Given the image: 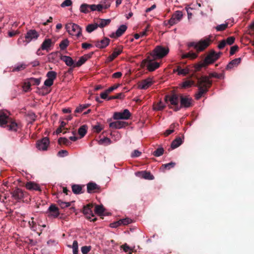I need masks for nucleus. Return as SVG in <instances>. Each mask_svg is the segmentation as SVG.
<instances>
[{"instance_id":"nucleus-10","label":"nucleus","mask_w":254,"mask_h":254,"mask_svg":"<svg viewBox=\"0 0 254 254\" xmlns=\"http://www.w3.org/2000/svg\"><path fill=\"white\" fill-rule=\"evenodd\" d=\"M39 37V34L35 29L29 30L25 36V45L30 42L32 40H35Z\"/></svg>"},{"instance_id":"nucleus-11","label":"nucleus","mask_w":254,"mask_h":254,"mask_svg":"<svg viewBox=\"0 0 254 254\" xmlns=\"http://www.w3.org/2000/svg\"><path fill=\"white\" fill-rule=\"evenodd\" d=\"M11 193L12 197L17 201L22 200L27 195V192L19 188H16Z\"/></svg>"},{"instance_id":"nucleus-62","label":"nucleus","mask_w":254,"mask_h":254,"mask_svg":"<svg viewBox=\"0 0 254 254\" xmlns=\"http://www.w3.org/2000/svg\"><path fill=\"white\" fill-rule=\"evenodd\" d=\"M189 72L187 68H182L181 71H179V75H186Z\"/></svg>"},{"instance_id":"nucleus-63","label":"nucleus","mask_w":254,"mask_h":254,"mask_svg":"<svg viewBox=\"0 0 254 254\" xmlns=\"http://www.w3.org/2000/svg\"><path fill=\"white\" fill-rule=\"evenodd\" d=\"M57 56V54L56 53H51L49 56V59L50 61L53 62L55 60Z\"/></svg>"},{"instance_id":"nucleus-54","label":"nucleus","mask_w":254,"mask_h":254,"mask_svg":"<svg viewBox=\"0 0 254 254\" xmlns=\"http://www.w3.org/2000/svg\"><path fill=\"white\" fill-rule=\"evenodd\" d=\"M178 22L177 21V20L173 17L172 15L171 18L168 20V21L167 22V23L169 24V25L170 26H173L177 23H178Z\"/></svg>"},{"instance_id":"nucleus-57","label":"nucleus","mask_w":254,"mask_h":254,"mask_svg":"<svg viewBox=\"0 0 254 254\" xmlns=\"http://www.w3.org/2000/svg\"><path fill=\"white\" fill-rule=\"evenodd\" d=\"M120 86V84H115L113 86H111L109 87L108 89H107L106 90L107 91V92L109 93H111L114 90L117 89Z\"/></svg>"},{"instance_id":"nucleus-44","label":"nucleus","mask_w":254,"mask_h":254,"mask_svg":"<svg viewBox=\"0 0 254 254\" xmlns=\"http://www.w3.org/2000/svg\"><path fill=\"white\" fill-rule=\"evenodd\" d=\"M72 248L73 249V254H78V242L77 241L75 240L73 241Z\"/></svg>"},{"instance_id":"nucleus-37","label":"nucleus","mask_w":254,"mask_h":254,"mask_svg":"<svg viewBox=\"0 0 254 254\" xmlns=\"http://www.w3.org/2000/svg\"><path fill=\"white\" fill-rule=\"evenodd\" d=\"M57 73L54 71H48L46 74L47 77L48 79L54 81L57 78Z\"/></svg>"},{"instance_id":"nucleus-48","label":"nucleus","mask_w":254,"mask_h":254,"mask_svg":"<svg viewBox=\"0 0 254 254\" xmlns=\"http://www.w3.org/2000/svg\"><path fill=\"white\" fill-rule=\"evenodd\" d=\"M92 128L93 131L96 133H99L103 128L101 125L98 123L97 125L93 126Z\"/></svg>"},{"instance_id":"nucleus-15","label":"nucleus","mask_w":254,"mask_h":254,"mask_svg":"<svg viewBox=\"0 0 254 254\" xmlns=\"http://www.w3.org/2000/svg\"><path fill=\"white\" fill-rule=\"evenodd\" d=\"M127 26L126 25H121L115 33H112L110 35L111 38H116L121 36L127 30Z\"/></svg>"},{"instance_id":"nucleus-4","label":"nucleus","mask_w":254,"mask_h":254,"mask_svg":"<svg viewBox=\"0 0 254 254\" xmlns=\"http://www.w3.org/2000/svg\"><path fill=\"white\" fill-rule=\"evenodd\" d=\"M0 126L7 127L9 130L16 131L18 125L3 111H0Z\"/></svg>"},{"instance_id":"nucleus-38","label":"nucleus","mask_w":254,"mask_h":254,"mask_svg":"<svg viewBox=\"0 0 254 254\" xmlns=\"http://www.w3.org/2000/svg\"><path fill=\"white\" fill-rule=\"evenodd\" d=\"M57 203L62 208H64L69 207L70 206L71 204V202H64L60 199L57 201Z\"/></svg>"},{"instance_id":"nucleus-9","label":"nucleus","mask_w":254,"mask_h":254,"mask_svg":"<svg viewBox=\"0 0 254 254\" xmlns=\"http://www.w3.org/2000/svg\"><path fill=\"white\" fill-rule=\"evenodd\" d=\"M131 116V113L128 109H125L123 112H115L113 115V119L118 120H128Z\"/></svg>"},{"instance_id":"nucleus-17","label":"nucleus","mask_w":254,"mask_h":254,"mask_svg":"<svg viewBox=\"0 0 254 254\" xmlns=\"http://www.w3.org/2000/svg\"><path fill=\"white\" fill-rule=\"evenodd\" d=\"M152 84L153 81L152 79L147 78L138 83V87L141 89H146L151 86Z\"/></svg>"},{"instance_id":"nucleus-1","label":"nucleus","mask_w":254,"mask_h":254,"mask_svg":"<svg viewBox=\"0 0 254 254\" xmlns=\"http://www.w3.org/2000/svg\"><path fill=\"white\" fill-rule=\"evenodd\" d=\"M165 101L170 108L177 112L182 108H189L193 105V99L189 95L173 93L165 96Z\"/></svg>"},{"instance_id":"nucleus-13","label":"nucleus","mask_w":254,"mask_h":254,"mask_svg":"<svg viewBox=\"0 0 254 254\" xmlns=\"http://www.w3.org/2000/svg\"><path fill=\"white\" fill-rule=\"evenodd\" d=\"M50 141L48 137H45L42 139L37 141L36 143V147L39 149L42 150H46L49 145Z\"/></svg>"},{"instance_id":"nucleus-56","label":"nucleus","mask_w":254,"mask_h":254,"mask_svg":"<svg viewBox=\"0 0 254 254\" xmlns=\"http://www.w3.org/2000/svg\"><path fill=\"white\" fill-rule=\"evenodd\" d=\"M72 4V1L71 0H65L62 4V7L69 6Z\"/></svg>"},{"instance_id":"nucleus-43","label":"nucleus","mask_w":254,"mask_h":254,"mask_svg":"<svg viewBox=\"0 0 254 254\" xmlns=\"http://www.w3.org/2000/svg\"><path fill=\"white\" fill-rule=\"evenodd\" d=\"M228 27V23H225L217 26L215 29L218 31H222L225 30Z\"/></svg>"},{"instance_id":"nucleus-31","label":"nucleus","mask_w":254,"mask_h":254,"mask_svg":"<svg viewBox=\"0 0 254 254\" xmlns=\"http://www.w3.org/2000/svg\"><path fill=\"white\" fill-rule=\"evenodd\" d=\"M142 174V177L145 179L152 180L154 179V177L150 173V172L142 171L138 172Z\"/></svg>"},{"instance_id":"nucleus-3","label":"nucleus","mask_w":254,"mask_h":254,"mask_svg":"<svg viewBox=\"0 0 254 254\" xmlns=\"http://www.w3.org/2000/svg\"><path fill=\"white\" fill-rule=\"evenodd\" d=\"M211 40L209 38H205L202 39L198 42H191L188 44L189 48L193 47L196 52V53L190 51L189 53L182 55V58L185 59L188 58L190 60L196 59L198 57V53L200 52L203 51L206 49L210 44Z\"/></svg>"},{"instance_id":"nucleus-5","label":"nucleus","mask_w":254,"mask_h":254,"mask_svg":"<svg viewBox=\"0 0 254 254\" xmlns=\"http://www.w3.org/2000/svg\"><path fill=\"white\" fill-rule=\"evenodd\" d=\"M215 51L211 50L203 61H201L194 64V70L195 71H200L202 68L206 67L209 64L214 63L217 61L215 59Z\"/></svg>"},{"instance_id":"nucleus-47","label":"nucleus","mask_w":254,"mask_h":254,"mask_svg":"<svg viewBox=\"0 0 254 254\" xmlns=\"http://www.w3.org/2000/svg\"><path fill=\"white\" fill-rule=\"evenodd\" d=\"M58 142L59 144H64L66 145H69L70 142V141L65 137H60L58 139Z\"/></svg>"},{"instance_id":"nucleus-2","label":"nucleus","mask_w":254,"mask_h":254,"mask_svg":"<svg viewBox=\"0 0 254 254\" xmlns=\"http://www.w3.org/2000/svg\"><path fill=\"white\" fill-rule=\"evenodd\" d=\"M213 77L217 79H223L224 78V74H218L214 72L210 73L209 77L202 76L197 78V84L198 88V92L195 95L196 100L200 99L201 97L208 91L209 88L212 84V81L209 80V78Z\"/></svg>"},{"instance_id":"nucleus-19","label":"nucleus","mask_w":254,"mask_h":254,"mask_svg":"<svg viewBox=\"0 0 254 254\" xmlns=\"http://www.w3.org/2000/svg\"><path fill=\"white\" fill-rule=\"evenodd\" d=\"M110 39L108 38L105 37L103 39L100 41H94L93 42L95 43L96 47L103 49L106 47L109 44Z\"/></svg>"},{"instance_id":"nucleus-22","label":"nucleus","mask_w":254,"mask_h":254,"mask_svg":"<svg viewBox=\"0 0 254 254\" xmlns=\"http://www.w3.org/2000/svg\"><path fill=\"white\" fill-rule=\"evenodd\" d=\"M241 62V58H239L235 59L233 60L230 62L228 63L226 67V70H230L232 69L233 67L237 66L239 64H240Z\"/></svg>"},{"instance_id":"nucleus-39","label":"nucleus","mask_w":254,"mask_h":254,"mask_svg":"<svg viewBox=\"0 0 254 254\" xmlns=\"http://www.w3.org/2000/svg\"><path fill=\"white\" fill-rule=\"evenodd\" d=\"M172 15L179 22L182 18L183 13L181 11H177Z\"/></svg>"},{"instance_id":"nucleus-25","label":"nucleus","mask_w":254,"mask_h":254,"mask_svg":"<svg viewBox=\"0 0 254 254\" xmlns=\"http://www.w3.org/2000/svg\"><path fill=\"white\" fill-rule=\"evenodd\" d=\"M26 65L25 64H18L14 66L11 68V72H17L22 70L26 68Z\"/></svg>"},{"instance_id":"nucleus-49","label":"nucleus","mask_w":254,"mask_h":254,"mask_svg":"<svg viewBox=\"0 0 254 254\" xmlns=\"http://www.w3.org/2000/svg\"><path fill=\"white\" fill-rule=\"evenodd\" d=\"M120 222L121 223V225H126L128 224H130L132 222V220L128 218H126L123 219H120Z\"/></svg>"},{"instance_id":"nucleus-61","label":"nucleus","mask_w":254,"mask_h":254,"mask_svg":"<svg viewBox=\"0 0 254 254\" xmlns=\"http://www.w3.org/2000/svg\"><path fill=\"white\" fill-rule=\"evenodd\" d=\"M141 155V152L137 150H134L131 154L132 157H139Z\"/></svg>"},{"instance_id":"nucleus-64","label":"nucleus","mask_w":254,"mask_h":254,"mask_svg":"<svg viewBox=\"0 0 254 254\" xmlns=\"http://www.w3.org/2000/svg\"><path fill=\"white\" fill-rule=\"evenodd\" d=\"M81 47L83 49H87L92 47V45L87 43H83L81 45Z\"/></svg>"},{"instance_id":"nucleus-12","label":"nucleus","mask_w":254,"mask_h":254,"mask_svg":"<svg viewBox=\"0 0 254 254\" xmlns=\"http://www.w3.org/2000/svg\"><path fill=\"white\" fill-rule=\"evenodd\" d=\"M147 63H148L147 67L149 71H153L160 66L159 63L157 62H152L151 60H149V58L142 61L141 63L142 66H145Z\"/></svg>"},{"instance_id":"nucleus-7","label":"nucleus","mask_w":254,"mask_h":254,"mask_svg":"<svg viewBox=\"0 0 254 254\" xmlns=\"http://www.w3.org/2000/svg\"><path fill=\"white\" fill-rule=\"evenodd\" d=\"M65 29L70 35L79 37L81 35L82 29L75 23H68L65 25Z\"/></svg>"},{"instance_id":"nucleus-27","label":"nucleus","mask_w":254,"mask_h":254,"mask_svg":"<svg viewBox=\"0 0 254 254\" xmlns=\"http://www.w3.org/2000/svg\"><path fill=\"white\" fill-rule=\"evenodd\" d=\"M111 22V20L110 19H100L96 23L98 27L100 28H103L104 27L109 25Z\"/></svg>"},{"instance_id":"nucleus-32","label":"nucleus","mask_w":254,"mask_h":254,"mask_svg":"<svg viewBox=\"0 0 254 254\" xmlns=\"http://www.w3.org/2000/svg\"><path fill=\"white\" fill-rule=\"evenodd\" d=\"M87 127L86 125H83L78 128V133L80 136V138L84 137L87 133Z\"/></svg>"},{"instance_id":"nucleus-55","label":"nucleus","mask_w":254,"mask_h":254,"mask_svg":"<svg viewBox=\"0 0 254 254\" xmlns=\"http://www.w3.org/2000/svg\"><path fill=\"white\" fill-rule=\"evenodd\" d=\"M235 40V38L233 36H231V37L227 38V39L225 41H226V44H228L229 45H231L234 43Z\"/></svg>"},{"instance_id":"nucleus-35","label":"nucleus","mask_w":254,"mask_h":254,"mask_svg":"<svg viewBox=\"0 0 254 254\" xmlns=\"http://www.w3.org/2000/svg\"><path fill=\"white\" fill-rule=\"evenodd\" d=\"M176 165L175 162H170L167 164H163L161 167V169L164 171L165 169L169 170L171 168H174Z\"/></svg>"},{"instance_id":"nucleus-59","label":"nucleus","mask_w":254,"mask_h":254,"mask_svg":"<svg viewBox=\"0 0 254 254\" xmlns=\"http://www.w3.org/2000/svg\"><path fill=\"white\" fill-rule=\"evenodd\" d=\"M226 45V42L225 40H222L220 42L219 44L218 45V48L219 49H223Z\"/></svg>"},{"instance_id":"nucleus-53","label":"nucleus","mask_w":254,"mask_h":254,"mask_svg":"<svg viewBox=\"0 0 254 254\" xmlns=\"http://www.w3.org/2000/svg\"><path fill=\"white\" fill-rule=\"evenodd\" d=\"M239 47L237 45L232 46L230 48V55H233L235 53L238 51Z\"/></svg>"},{"instance_id":"nucleus-28","label":"nucleus","mask_w":254,"mask_h":254,"mask_svg":"<svg viewBox=\"0 0 254 254\" xmlns=\"http://www.w3.org/2000/svg\"><path fill=\"white\" fill-rule=\"evenodd\" d=\"M183 141L180 137H177L175 140H174L171 145L172 149H175L179 147L182 143Z\"/></svg>"},{"instance_id":"nucleus-30","label":"nucleus","mask_w":254,"mask_h":254,"mask_svg":"<svg viewBox=\"0 0 254 254\" xmlns=\"http://www.w3.org/2000/svg\"><path fill=\"white\" fill-rule=\"evenodd\" d=\"M105 209L103 205H96L95 207V212L99 216H103Z\"/></svg>"},{"instance_id":"nucleus-16","label":"nucleus","mask_w":254,"mask_h":254,"mask_svg":"<svg viewBox=\"0 0 254 254\" xmlns=\"http://www.w3.org/2000/svg\"><path fill=\"white\" fill-rule=\"evenodd\" d=\"M128 126V123L124 121H117L109 124L110 127L113 129H120Z\"/></svg>"},{"instance_id":"nucleus-6","label":"nucleus","mask_w":254,"mask_h":254,"mask_svg":"<svg viewBox=\"0 0 254 254\" xmlns=\"http://www.w3.org/2000/svg\"><path fill=\"white\" fill-rule=\"evenodd\" d=\"M169 49L168 47L162 46H157L150 53L153 60L162 59L165 57L169 53Z\"/></svg>"},{"instance_id":"nucleus-46","label":"nucleus","mask_w":254,"mask_h":254,"mask_svg":"<svg viewBox=\"0 0 254 254\" xmlns=\"http://www.w3.org/2000/svg\"><path fill=\"white\" fill-rule=\"evenodd\" d=\"M121 248L123 249L124 252L126 253H128V254H132V249L127 244H125L124 245H122Z\"/></svg>"},{"instance_id":"nucleus-18","label":"nucleus","mask_w":254,"mask_h":254,"mask_svg":"<svg viewBox=\"0 0 254 254\" xmlns=\"http://www.w3.org/2000/svg\"><path fill=\"white\" fill-rule=\"evenodd\" d=\"M49 216L57 218L60 215L59 208L55 204H51L48 208Z\"/></svg>"},{"instance_id":"nucleus-41","label":"nucleus","mask_w":254,"mask_h":254,"mask_svg":"<svg viewBox=\"0 0 254 254\" xmlns=\"http://www.w3.org/2000/svg\"><path fill=\"white\" fill-rule=\"evenodd\" d=\"M29 81L31 85H39L40 83V78H35L31 77L29 79Z\"/></svg>"},{"instance_id":"nucleus-42","label":"nucleus","mask_w":254,"mask_h":254,"mask_svg":"<svg viewBox=\"0 0 254 254\" xmlns=\"http://www.w3.org/2000/svg\"><path fill=\"white\" fill-rule=\"evenodd\" d=\"M69 41L67 39L63 40L60 44V47L61 50H64L68 46Z\"/></svg>"},{"instance_id":"nucleus-45","label":"nucleus","mask_w":254,"mask_h":254,"mask_svg":"<svg viewBox=\"0 0 254 254\" xmlns=\"http://www.w3.org/2000/svg\"><path fill=\"white\" fill-rule=\"evenodd\" d=\"M98 27L97 24H89L86 27V30L88 33H91Z\"/></svg>"},{"instance_id":"nucleus-14","label":"nucleus","mask_w":254,"mask_h":254,"mask_svg":"<svg viewBox=\"0 0 254 254\" xmlns=\"http://www.w3.org/2000/svg\"><path fill=\"white\" fill-rule=\"evenodd\" d=\"M87 191L89 193L99 192L101 188L94 182H89L87 184Z\"/></svg>"},{"instance_id":"nucleus-23","label":"nucleus","mask_w":254,"mask_h":254,"mask_svg":"<svg viewBox=\"0 0 254 254\" xmlns=\"http://www.w3.org/2000/svg\"><path fill=\"white\" fill-rule=\"evenodd\" d=\"M53 45L52 40L51 39H46L42 43L41 46V49L42 50L49 51V48Z\"/></svg>"},{"instance_id":"nucleus-36","label":"nucleus","mask_w":254,"mask_h":254,"mask_svg":"<svg viewBox=\"0 0 254 254\" xmlns=\"http://www.w3.org/2000/svg\"><path fill=\"white\" fill-rule=\"evenodd\" d=\"M90 104H86L84 105H80L78 107L76 108L74 112L75 113H79L83 111V110L90 106Z\"/></svg>"},{"instance_id":"nucleus-20","label":"nucleus","mask_w":254,"mask_h":254,"mask_svg":"<svg viewBox=\"0 0 254 254\" xmlns=\"http://www.w3.org/2000/svg\"><path fill=\"white\" fill-rule=\"evenodd\" d=\"M93 54V52H91L89 54L84 55L81 57L79 60L75 63V65H74V66L79 67L81 66L88 59H90L92 57Z\"/></svg>"},{"instance_id":"nucleus-21","label":"nucleus","mask_w":254,"mask_h":254,"mask_svg":"<svg viewBox=\"0 0 254 254\" xmlns=\"http://www.w3.org/2000/svg\"><path fill=\"white\" fill-rule=\"evenodd\" d=\"M60 59L62 61H64L67 66L70 67L73 66V67H75L74 66V65H75V64L74 63V61L72 59V58L70 57L61 55Z\"/></svg>"},{"instance_id":"nucleus-52","label":"nucleus","mask_w":254,"mask_h":254,"mask_svg":"<svg viewBox=\"0 0 254 254\" xmlns=\"http://www.w3.org/2000/svg\"><path fill=\"white\" fill-rule=\"evenodd\" d=\"M91 249V246H83L81 248V252L83 254H87Z\"/></svg>"},{"instance_id":"nucleus-40","label":"nucleus","mask_w":254,"mask_h":254,"mask_svg":"<svg viewBox=\"0 0 254 254\" xmlns=\"http://www.w3.org/2000/svg\"><path fill=\"white\" fill-rule=\"evenodd\" d=\"M164 153V149L162 147L158 148L154 151L153 154L155 157H159Z\"/></svg>"},{"instance_id":"nucleus-26","label":"nucleus","mask_w":254,"mask_h":254,"mask_svg":"<svg viewBox=\"0 0 254 254\" xmlns=\"http://www.w3.org/2000/svg\"><path fill=\"white\" fill-rule=\"evenodd\" d=\"M122 52V49H115L113 53L109 56L108 60L109 62L113 61L116 57H117Z\"/></svg>"},{"instance_id":"nucleus-24","label":"nucleus","mask_w":254,"mask_h":254,"mask_svg":"<svg viewBox=\"0 0 254 254\" xmlns=\"http://www.w3.org/2000/svg\"><path fill=\"white\" fill-rule=\"evenodd\" d=\"M25 187L27 189L30 190H41L38 184L32 182H27L25 185Z\"/></svg>"},{"instance_id":"nucleus-8","label":"nucleus","mask_w":254,"mask_h":254,"mask_svg":"<svg viewBox=\"0 0 254 254\" xmlns=\"http://www.w3.org/2000/svg\"><path fill=\"white\" fill-rule=\"evenodd\" d=\"M93 204H88L84 206L83 208V213L86 216V218L89 219L90 221L95 222L97 220V218L95 217V215L93 213L92 208Z\"/></svg>"},{"instance_id":"nucleus-29","label":"nucleus","mask_w":254,"mask_h":254,"mask_svg":"<svg viewBox=\"0 0 254 254\" xmlns=\"http://www.w3.org/2000/svg\"><path fill=\"white\" fill-rule=\"evenodd\" d=\"M72 191L75 194H80L83 192L82 191V186L79 185H73L71 187Z\"/></svg>"},{"instance_id":"nucleus-33","label":"nucleus","mask_w":254,"mask_h":254,"mask_svg":"<svg viewBox=\"0 0 254 254\" xmlns=\"http://www.w3.org/2000/svg\"><path fill=\"white\" fill-rule=\"evenodd\" d=\"M111 2L109 1H108L107 3L105 4L103 3H100L97 4L96 6V10L98 11H101L103 8L107 9L110 6Z\"/></svg>"},{"instance_id":"nucleus-50","label":"nucleus","mask_w":254,"mask_h":254,"mask_svg":"<svg viewBox=\"0 0 254 254\" xmlns=\"http://www.w3.org/2000/svg\"><path fill=\"white\" fill-rule=\"evenodd\" d=\"M164 107L163 103L160 101L154 106V108L155 110H161L164 109Z\"/></svg>"},{"instance_id":"nucleus-58","label":"nucleus","mask_w":254,"mask_h":254,"mask_svg":"<svg viewBox=\"0 0 254 254\" xmlns=\"http://www.w3.org/2000/svg\"><path fill=\"white\" fill-rule=\"evenodd\" d=\"M54 83V81L51 80V79L47 78L44 82V85L48 87L51 86Z\"/></svg>"},{"instance_id":"nucleus-60","label":"nucleus","mask_w":254,"mask_h":254,"mask_svg":"<svg viewBox=\"0 0 254 254\" xmlns=\"http://www.w3.org/2000/svg\"><path fill=\"white\" fill-rule=\"evenodd\" d=\"M31 84L30 83V82L28 81V82L25 83L24 86L23 87L24 90L25 92H27L30 89Z\"/></svg>"},{"instance_id":"nucleus-51","label":"nucleus","mask_w":254,"mask_h":254,"mask_svg":"<svg viewBox=\"0 0 254 254\" xmlns=\"http://www.w3.org/2000/svg\"><path fill=\"white\" fill-rule=\"evenodd\" d=\"M111 141L110 138L108 137H104V138L101 139L98 141V143L99 144H103L105 143H107V144H110Z\"/></svg>"},{"instance_id":"nucleus-34","label":"nucleus","mask_w":254,"mask_h":254,"mask_svg":"<svg viewBox=\"0 0 254 254\" xmlns=\"http://www.w3.org/2000/svg\"><path fill=\"white\" fill-rule=\"evenodd\" d=\"M80 12L84 13H88L90 12L89 4L86 3H83L80 7Z\"/></svg>"}]
</instances>
